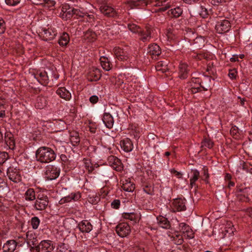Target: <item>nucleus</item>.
<instances>
[{
    "mask_svg": "<svg viewBox=\"0 0 252 252\" xmlns=\"http://www.w3.org/2000/svg\"><path fill=\"white\" fill-rule=\"evenodd\" d=\"M84 37L86 40H88L89 42H93L96 38V34L91 30H88L84 34Z\"/></svg>",
    "mask_w": 252,
    "mask_h": 252,
    "instance_id": "obj_37",
    "label": "nucleus"
},
{
    "mask_svg": "<svg viewBox=\"0 0 252 252\" xmlns=\"http://www.w3.org/2000/svg\"><path fill=\"white\" fill-rule=\"evenodd\" d=\"M46 98L43 96H38L36 98L35 106L38 109L44 108L47 104Z\"/></svg>",
    "mask_w": 252,
    "mask_h": 252,
    "instance_id": "obj_31",
    "label": "nucleus"
},
{
    "mask_svg": "<svg viewBox=\"0 0 252 252\" xmlns=\"http://www.w3.org/2000/svg\"><path fill=\"white\" fill-rule=\"evenodd\" d=\"M202 146L211 149L213 146V143L211 140L205 138L202 142Z\"/></svg>",
    "mask_w": 252,
    "mask_h": 252,
    "instance_id": "obj_43",
    "label": "nucleus"
},
{
    "mask_svg": "<svg viewBox=\"0 0 252 252\" xmlns=\"http://www.w3.org/2000/svg\"><path fill=\"white\" fill-rule=\"evenodd\" d=\"M36 158L40 162L48 163L56 158V154L50 148L41 147L36 152Z\"/></svg>",
    "mask_w": 252,
    "mask_h": 252,
    "instance_id": "obj_1",
    "label": "nucleus"
},
{
    "mask_svg": "<svg viewBox=\"0 0 252 252\" xmlns=\"http://www.w3.org/2000/svg\"><path fill=\"white\" fill-rule=\"evenodd\" d=\"M127 4L131 8L137 7L139 6V3L138 1L130 0L127 2Z\"/></svg>",
    "mask_w": 252,
    "mask_h": 252,
    "instance_id": "obj_53",
    "label": "nucleus"
},
{
    "mask_svg": "<svg viewBox=\"0 0 252 252\" xmlns=\"http://www.w3.org/2000/svg\"><path fill=\"white\" fill-rule=\"evenodd\" d=\"M211 78L208 76H205L203 79L199 82L201 87L204 91H207L210 87Z\"/></svg>",
    "mask_w": 252,
    "mask_h": 252,
    "instance_id": "obj_33",
    "label": "nucleus"
},
{
    "mask_svg": "<svg viewBox=\"0 0 252 252\" xmlns=\"http://www.w3.org/2000/svg\"><path fill=\"white\" fill-rule=\"evenodd\" d=\"M100 10L104 15L109 17H114L117 15L116 11L112 7L107 5H101Z\"/></svg>",
    "mask_w": 252,
    "mask_h": 252,
    "instance_id": "obj_14",
    "label": "nucleus"
},
{
    "mask_svg": "<svg viewBox=\"0 0 252 252\" xmlns=\"http://www.w3.org/2000/svg\"><path fill=\"white\" fill-rule=\"evenodd\" d=\"M38 245L41 252H53L55 248V243L48 240L41 241Z\"/></svg>",
    "mask_w": 252,
    "mask_h": 252,
    "instance_id": "obj_7",
    "label": "nucleus"
},
{
    "mask_svg": "<svg viewBox=\"0 0 252 252\" xmlns=\"http://www.w3.org/2000/svg\"><path fill=\"white\" fill-rule=\"evenodd\" d=\"M183 12L182 8L177 7L168 11V14L172 15L174 17L177 18L181 16Z\"/></svg>",
    "mask_w": 252,
    "mask_h": 252,
    "instance_id": "obj_38",
    "label": "nucleus"
},
{
    "mask_svg": "<svg viewBox=\"0 0 252 252\" xmlns=\"http://www.w3.org/2000/svg\"><path fill=\"white\" fill-rule=\"evenodd\" d=\"M194 44H196V46L198 48H201L204 46L205 40L202 37H199L196 38L194 40Z\"/></svg>",
    "mask_w": 252,
    "mask_h": 252,
    "instance_id": "obj_40",
    "label": "nucleus"
},
{
    "mask_svg": "<svg viewBox=\"0 0 252 252\" xmlns=\"http://www.w3.org/2000/svg\"><path fill=\"white\" fill-rule=\"evenodd\" d=\"M120 205V202L119 200H115L111 203L112 207L114 209H118Z\"/></svg>",
    "mask_w": 252,
    "mask_h": 252,
    "instance_id": "obj_55",
    "label": "nucleus"
},
{
    "mask_svg": "<svg viewBox=\"0 0 252 252\" xmlns=\"http://www.w3.org/2000/svg\"><path fill=\"white\" fill-rule=\"evenodd\" d=\"M239 168H242L244 170L251 172L252 168L251 165L248 162H245L243 161L241 162L240 163Z\"/></svg>",
    "mask_w": 252,
    "mask_h": 252,
    "instance_id": "obj_41",
    "label": "nucleus"
},
{
    "mask_svg": "<svg viewBox=\"0 0 252 252\" xmlns=\"http://www.w3.org/2000/svg\"><path fill=\"white\" fill-rule=\"evenodd\" d=\"M191 176L190 178V186L191 188L197 187L196 185L195 182L198 180L200 177L199 172L196 169L191 170Z\"/></svg>",
    "mask_w": 252,
    "mask_h": 252,
    "instance_id": "obj_21",
    "label": "nucleus"
},
{
    "mask_svg": "<svg viewBox=\"0 0 252 252\" xmlns=\"http://www.w3.org/2000/svg\"><path fill=\"white\" fill-rule=\"evenodd\" d=\"M74 15L81 16L79 14V11L77 9L71 7L67 4L63 5L60 13V16L63 19L67 20Z\"/></svg>",
    "mask_w": 252,
    "mask_h": 252,
    "instance_id": "obj_3",
    "label": "nucleus"
},
{
    "mask_svg": "<svg viewBox=\"0 0 252 252\" xmlns=\"http://www.w3.org/2000/svg\"><path fill=\"white\" fill-rule=\"evenodd\" d=\"M180 231L182 233L183 236L188 239H191L194 237V233L190 227L185 223H181L179 224Z\"/></svg>",
    "mask_w": 252,
    "mask_h": 252,
    "instance_id": "obj_9",
    "label": "nucleus"
},
{
    "mask_svg": "<svg viewBox=\"0 0 252 252\" xmlns=\"http://www.w3.org/2000/svg\"><path fill=\"white\" fill-rule=\"evenodd\" d=\"M69 41V35L66 33H63L62 35L60 36L58 43L61 46H66L67 45Z\"/></svg>",
    "mask_w": 252,
    "mask_h": 252,
    "instance_id": "obj_36",
    "label": "nucleus"
},
{
    "mask_svg": "<svg viewBox=\"0 0 252 252\" xmlns=\"http://www.w3.org/2000/svg\"><path fill=\"white\" fill-rule=\"evenodd\" d=\"M116 231L120 237L124 238L130 234L131 228L127 223L123 222L119 224L116 226Z\"/></svg>",
    "mask_w": 252,
    "mask_h": 252,
    "instance_id": "obj_5",
    "label": "nucleus"
},
{
    "mask_svg": "<svg viewBox=\"0 0 252 252\" xmlns=\"http://www.w3.org/2000/svg\"><path fill=\"white\" fill-rule=\"evenodd\" d=\"M79 230L82 232L89 233L93 229L91 223L87 220H84L78 224Z\"/></svg>",
    "mask_w": 252,
    "mask_h": 252,
    "instance_id": "obj_16",
    "label": "nucleus"
},
{
    "mask_svg": "<svg viewBox=\"0 0 252 252\" xmlns=\"http://www.w3.org/2000/svg\"><path fill=\"white\" fill-rule=\"evenodd\" d=\"M173 209L177 211H184L186 209L185 202L181 199H176L173 203Z\"/></svg>",
    "mask_w": 252,
    "mask_h": 252,
    "instance_id": "obj_19",
    "label": "nucleus"
},
{
    "mask_svg": "<svg viewBox=\"0 0 252 252\" xmlns=\"http://www.w3.org/2000/svg\"><path fill=\"white\" fill-rule=\"evenodd\" d=\"M21 0H5V3L10 6H15L20 3Z\"/></svg>",
    "mask_w": 252,
    "mask_h": 252,
    "instance_id": "obj_49",
    "label": "nucleus"
},
{
    "mask_svg": "<svg viewBox=\"0 0 252 252\" xmlns=\"http://www.w3.org/2000/svg\"><path fill=\"white\" fill-rule=\"evenodd\" d=\"M158 224L162 228L168 229L170 228L169 221L167 219L163 217H159L157 218Z\"/></svg>",
    "mask_w": 252,
    "mask_h": 252,
    "instance_id": "obj_32",
    "label": "nucleus"
},
{
    "mask_svg": "<svg viewBox=\"0 0 252 252\" xmlns=\"http://www.w3.org/2000/svg\"><path fill=\"white\" fill-rule=\"evenodd\" d=\"M122 188L126 191L132 192L135 189V185L130 181L125 180V181H123Z\"/></svg>",
    "mask_w": 252,
    "mask_h": 252,
    "instance_id": "obj_26",
    "label": "nucleus"
},
{
    "mask_svg": "<svg viewBox=\"0 0 252 252\" xmlns=\"http://www.w3.org/2000/svg\"><path fill=\"white\" fill-rule=\"evenodd\" d=\"M25 199L27 201H33L36 199L35 192L33 189H29L24 195Z\"/></svg>",
    "mask_w": 252,
    "mask_h": 252,
    "instance_id": "obj_34",
    "label": "nucleus"
},
{
    "mask_svg": "<svg viewBox=\"0 0 252 252\" xmlns=\"http://www.w3.org/2000/svg\"><path fill=\"white\" fill-rule=\"evenodd\" d=\"M40 223V220L39 219L36 217H34L32 218L31 220V224L32 225V227L33 229H37L38 227V225Z\"/></svg>",
    "mask_w": 252,
    "mask_h": 252,
    "instance_id": "obj_42",
    "label": "nucleus"
},
{
    "mask_svg": "<svg viewBox=\"0 0 252 252\" xmlns=\"http://www.w3.org/2000/svg\"><path fill=\"white\" fill-rule=\"evenodd\" d=\"M70 140L74 146L77 145L80 142L79 133L75 131L70 133Z\"/></svg>",
    "mask_w": 252,
    "mask_h": 252,
    "instance_id": "obj_35",
    "label": "nucleus"
},
{
    "mask_svg": "<svg viewBox=\"0 0 252 252\" xmlns=\"http://www.w3.org/2000/svg\"><path fill=\"white\" fill-rule=\"evenodd\" d=\"M6 187V183L2 179L0 178V192H3Z\"/></svg>",
    "mask_w": 252,
    "mask_h": 252,
    "instance_id": "obj_54",
    "label": "nucleus"
},
{
    "mask_svg": "<svg viewBox=\"0 0 252 252\" xmlns=\"http://www.w3.org/2000/svg\"><path fill=\"white\" fill-rule=\"evenodd\" d=\"M49 203L48 198L46 195L39 194L34 204V208L38 211L45 210Z\"/></svg>",
    "mask_w": 252,
    "mask_h": 252,
    "instance_id": "obj_4",
    "label": "nucleus"
},
{
    "mask_svg": "<svg viewBox=\"0 0 252 252\" xmlns=\"http://www.w3.org/2000/svg\"><path fill=\"white\" fill-rule=\"evenodd\" d=\"M84 165H85L86 169L89 172H91L93 170L94 168H93V166L92 165V164L89 159H85L84 160Z\"/></svg>",
    "mask_w": 252,
    "mask_h": 252,
    "instance_id": "obj_47",
    "label": "nucleus"
},
{
    "mask_svg": "<svg viewBox=\"0 0 252 252\" xmlns=\"http://www.w3.org/2000/svg\"><path fill=\"white\" fill-rule=\"evenodd\" d=\"M167 61H162L157 63L156 68L157 71L165 72L168 70Z\"/></svg>",
    "mask_w": 252,
    "mask_h": 252,
    "instance_id": "obj_29",
    "label": "nucleus"
},
{
    "mask_svg": "<svg viewBox=\"0 0 252 252\" xmlns=\"http://www.w3.org/2000/svg\"><path fill=\"white\" fill-rule=\"evenodd\" d=\"M8 158V155L6 152H0V164H2Z\"/></svg>",
    "mask_w": 252,
    "mask_h": 252,
    "instance_id": "obj_46",
    "label": "nucleus"
},
{
    "mask_svg": "<svg viewBox=\"0 0 252 252\" xmlns=\"http://www.w3.org/2000/svg\"><path fill=\"white\" fill-rule=\"evenodd\" d=\"M230 24L228 20H224L218 22L216 25V30L219 33H222L229 31Z\"/></svg>",
    "mask_w": 252,
    "mask_h": 252,
    "instance_id": "obj_11",
    "label": "nucleus"
},
{
    "mask_svg": "<svg viewBox=\"0 0 252 252\" xmlns=\"http://www.w3.org/2000/svg\"><path fill=\"white\" fill-rule=\"evenodd\" d=\"M191 88L190 89V92L192 94L196 93L201 91V87L199 83L198 79H192L191 82Z\"/></svg>",
    "mask_w": 252,
    "mask_h": 252,
    "instance_id": "obj_24",
    "label": "nucleus"
},
{
    "mask_svg": "<svg viewBox=\"0 0 252 252\" xmlns=\"http://www.w3.org/2000/svg\"><path fill=\"white\" fill-rule=\"evenodd\" d=\"M43 39L47 41L53 39L57 34V32L51 27L43 28L42 32H40Z\"/></svg>",
    "mask_w": 252,
    "mask_h": 252,
    "instance_id": "obj_8",
    "label": "nucleus"
},
{
    "mask_svg": "<svg viewBox=\"0 0 252 252\" xmlns=\"http://www.w3.org/2000/svg\"><path fill=\"white\" fill-rule=\"evenodd\" d=\"M81 197V195L79 193H71L67 196H65L61 200L62 203L68 202L71 201L72 200L76 201L78 200Z\"/></svg>",
    "mask_w": 252,
    "mask_h": 252,
    "instance_id": "obj_30",
    "label": "nucleus"
},
{
    "mask_svg": "<svg viewBox=\"0 0 252 252\" xmlns=\"http://www.w3.org/2000/svg\"><path fill=\"white\" fill-rule=\"evenodd\" d=\"M120 146L121 148L126 152L131 151L133 148L131 141L127 138L120 141Z\"/></svg>",
    "mask_w": 252,
    "mask_h": 252,
    "instance_id": "obj_15",
    "label": "nucleus"
},
{
    "mask_svg": "<svg viewBox=\"0 0 252 252\" xmlns=\"http://www.w3.org/2000/svg\"><path fill=\"white\" fill-rule=\"evenodd\" d=\"M5 141L10 149H13L15 146V141L13 134L10 132H6L5 135Z\"/></svg>",
    "mask_w": 252,
    "mask_h": 252,
    "instance_id": "obj_25",
    "label": "nucleus"
},
{
    "mask_svg": "<svg viewBox=\"0 0 252 252\" xmlns=\"http://www.w3.org/2000/svg\"><path fill=\"white\" fill-rule=\"evenodd\" d=\"M101 74L99 69L93 68L89 72L88 79L91 81H96L101 77Z\"/></svg>",
    "mask_w": 252,
    "mask_h": 252,
    "instance_id": "obj_17",
    "label": "nucleus"
},
{
    "mask_svg": "<svg viewBox=\"0 0 252 252\" xmlns=\"http://www.w3.org/2000/svg\"><path fill=\"white\" fill-rule=\"evenodd\" d=\"M98 98L96 95H93L90 97V101L92 103H95L98 101Z\"/></svg>",
    "mask_w": 252,
    "mask_h": 252,
    "instance_id": "obj_59",
    "label": "nucleus"
},
{
    "mask_svg": "<svg viewBox=\"0 0 252 252\" xmlns=\"http://www.w3.org/2000/svg\"><path fill=\"white\" fill-rule=\"evenodd\" d=\"M171 173L172 174H174L175 176L177 177L178 178H181L182 175V174L180 172L176 171L174 169H171Z\"/></svg>",
    "mask_w": 252,
    "mask_h": 252,
    "instance_id": "obj_56",
    "label": "nucleus"
},
{
    "mask_svg": "<svg viewBox=\"0 0 252 252\" xmlns=\"http://www.w3.org/2000/svg\"><path fill=\"white\" fill-rule=\"evenodd\" d=\"M238 196L240 197L239 199L240 200L244 201H247L248 200V197L247 196H246L245 194H244L243 196V197H242L241 194L238 193V192L237 191V197Z\"/></svg>",
    "mask_w": 252,
    "mask_h": 252,
    "instance_id": "obj_61",
    "label": "nucleus"
},
{
    "mask_svg": "<svg viewBox=\"0 0 252 252\" xmlns=\"http://www.w3.org/2000/svg\"><path fill=\"white\" fill-rule=\"evenodd\" d=\"M225 2V0H212V3L213 5H218Z\"/></svg>",
    "mask_w": 252,
    "mask_h": 252,
    "instance_id": "obj_57",
    "label": "nucleus"
},
{
    "mask_svg": "<svg viewBox=\"0 0 252 252\" xmlns=\"http://www.w3.org/2000/svg\"><path fill=\"white\" fill-rule=\"evenodd\" d=\"M108 164L117 171H120L122 167L121 162L119 158L114 156H109L108 158Z\"/></svg>",
    "mask_w": 252,
    "mask_h": 252,
    "instance_id": "obj_13",
    "label": "nucleus"
},
{
    "mask_svg": "<svg viewBox=\"0 0 252 252\" xmlns=\"http://www.w3.org/2000/svg\"><path fill=\"white\" fill-rule=\"evenodd\" d=\"M58 252H70V251L63 247H61Z\"/></svg>",
    "mask_w": 252,
    "mask_h": 252,
    "instance_id": "obj_64",
    "label": "nucleus"
},
{
    "mask_svg": "<svg viewBox=\"0 0 252 252\" xmlns=\"http://www.w3.org/2000/svg\"><path fill=\"white\" fill-rule=\"evenodd\" d=\"M113 51L116 57L120 61H126L129 58L128 53L123 49L116 47L114 48Z\"/></svg>",
    "mask_w": 252,
    "mask_h": 252,
    "instance_id": "obj_12",
    "label": "nucleus"
},
{
    "mask_svg": "<svg viewBox=\"0 0 252 252\" xmlns=\"http://www.w3.org/2000/svg\"><path fill=\"white\" fill-rule=\"evenodd\" d=\"M203 170L204 175L205 176V182L208 183V179L209 176L208 169H207L205 167H204Z\"/></svg>",
    "mask_w": 252,
    "mask_h": 252,
    "instance_id": "obj_58",
    "label": "nucleus"
},
{
    "mask_svg": "<svg viewBox=\"0 0 252 252\" xmlns=\"http://www.w3.org/2000/svg\"><path fill=\"white\" fill-rule=\"evenodd\" d=\"M102 121L107 128H111L113 127L114 125V119L110 113H104Z\"/></svg>",
    "mask_w": 252,
    "mask_h": 252,
    "instance_id": "obj_20",
    "label": "nucleus"
},
{
    "mask_svg": "<svg viewBox=\"0 0 252 252\" xmlns=\"http://www.w3.org/2000/svg\"><path fill=\"white\" fill-rule=\"evenodd\" d=\"M228 75L230 79H235L236 77V69L235 68L233 69H230Z\"/></svg>",
    "mask_w": 252,
    "mask_h": 252,
    "instance_id": "obj_52",
    "label": "nucleus"
},
{
    "mask_svg": "<svg viewBox=\"0 0 252 252\" xmlns=\"http://www.w3.org/2000/svg\"><path fill=\"white\" fill-rule=\"evenodd\" d=\"M60 174V169L54 165L48 166L45 171V178L52 180L56 179Z\"/></svg>",
    "mask_w": 252,
    "mask_h": 252,
    "instance_id": "obj_6",
    "label": "nucleus"
},
{
    "mask_svg": "<svg viewBox=\"0 0 252 252\" xmlns=\"http://www.w3.org/2000/svg\"><path fill=\"white\" fill-rule=\"evenodd\" d=\"M173 241L177 245H181L183 242V236L180 234L173 237Z\"/></svg>",
    "mask_w": 252,
    "mask_h": 252,
    "instance_id": "obj_45",
    "label": "nucleus"
},
{
    "mask_svg": "<svg viewBox=\"0 0 252 252\" xmlns=\"http://www.w3.org/2000/svg\"><path fill=\"white\" fill-rule=\"evenodd\" d=\"M17 246L16 242L14 240H9L4 244L3 251L5 252H13Z\"/></svg>",
    "mask_w": 252,
    "mask_h": 252,
    "instance_id": "obj_22",
    "label": "nucleus"
},
{
    "mask_svg": "<svg viewBox=\"0 0 252 252\" xmlns=\"http://www.w3.org/2000/svg\"><path fill=\"white\" fill-rule=\"evenodd\" d=\"M199 14L203 18H206L208 15L207 9L204 6L201 5L200 7Z\"/></svg>",
    "mask_w": 252,
    "mask_h": 252,
    "instance_id": "obj_44",
    "label": "nucleus"
},
{
    "mask_svg": "<svg viewBox=\"0 0 252 252\" xmlns=\"http://www.w3.org/2000/svg\"><path fill=\"white\" fill-rule=\"evenodd\" d=\"M7 173L9 179L13 182L18 183L21 180L19 171L16 168L11 167L8 168Z\"/></svg>",
    "mask_w": 252,
    "mask_h": 252,
    "instance_id": "obj_10",
    "label": "nucleus"
},
{
    "mask_svg": "<svg viewBox=\"0 0 252 252\" xmlns=\"http://www.w3.org/2000/svg\"><path fill=\"white\" fill-rule=\"evenodd\" d=\"M31 252H41L40 249L39 248V245L35 247H32L31 249Z\"/></svg>",
    "mask_w": 252,
    "mask_h": 252,
    "instance_id": "obj_62",
    "label": "nucleus"
},
{
    "mask_svg": "<svg viewBox=\"0 0 252 252\" xmlns=\"http://www.w3.org/2000/svg\"><path fill=\"white\" fill-rule=\"evenodd\" d=\"M124 217L126 219L135 221V215L134 213H125L124 214Z\"/></svg>",
    "mask_w": 252,
    "mask_h": 252,
    "instance_id": "obj_48",
    "label": "nucleus"
},
{
    "mask_svg": "<svg viewBox=\"0 0 252 252\" xmlns=\"http://www.w3.org/2000/svg\"><path fill=\"white\" fill-rule=\"evenodd\" d=\"M57 94L66 100H69L71 98V94L64 87L59 88L57 91Z\"/></svg>",
    "mask_w": 252,
    "mask_h": 252,
    "instance_id": "obj_23",
    "label": "nucleus"
},
{
    "mask_svg": "<svg viewBox=\"0 0 252 252\" xmlns=\"http://www.w3.org/2000/svg\"><path fill=\"white\" fill-rule=\"evenodd\" d=\"M101 65L106 71H109L112 68V64L109 60L105 57H101L100 59Z\"/></svg>",
    "mask_w": 252,
    "mask_h": 252,
    "instance_id": "obj_28",
    "label": "nucleus"
},
{
    "mask_svg": "<svg viewBox=\"0 0 252 252\" xmlns=\"http://www.w3.org/2000/svg\"><path fill=\"white\" fill-rule=\"evenodd\" d=\"M148 53L152 58L159 55L161 53L160 47L156 44H153L149 46Z\"/></svg>",
    "mask_w": 252,
    "mask_h": 252,
    "instance_id": "obj_18",
    "label": "nucleus"
},
{
    "mask_svg": "<svg viewBox=\"0 0 252 252\" xmlns=\"http://www.w3.org/2000/svg\"><path fill=\"white\" fill-rule=\"evenodd\" d=\"M34 4L36 5L44 4L48 3L50 0H31Z\"/></svg>",
    "mask_w": 252,
    "mask_h": 252,
    "instance_id": "obj_51",
    "label": "nucleus"
},
{
    "mask_svg": "<svg viewBox=\"0 0 252 252\" xmlns=\"http://www.w3.org/2000/svg\"><path fill=\"white\" fill-rule=\"evenodd\" d=\"M128 28L132 32L137 33L141 37L140 39L143 42L148 41L151 38V31L149 29H146L145 32L135 24H128Z\"/></svg>",
    "mask_w": 252,
    "mask_h": 252,
    "instance_id": "obj_2",
    "label": "nucleus"
},
{
    "mask_svg": "<svg viewBox=\"0 0 252 252\" xmlns=\"http://www.w3.org/2000/svg\"><path fill=\"white\" fill-rule=\"evenodd\" d=\"M144 191L148 194L152 195L154 193L153 185L152 184H146L143 186Z\"/></svg>",
    "mask_w": 252,
    "mask_h": 252,
    "instance_id": "obj_39",
    "label": "nucleus"
},
{
    "mask_svg": "<svg viewBox=\"0 0 252 252\" xmlns=\"http://www.w3.org/2000/svg\"><path fill=\"white\" fill-rule=\"evenodd\" d=\"M167 36L169 40L173 39L172 31L171 29L168 30L167 32Z\"/></svg>",
    "mask_w": 252,
    "mask_h": 252,
    "instance_id": "obj_60",
    "label": "nucleus"
},
{
    "mask_svg": "<svg viewBox=\"0 0 252 252\" xmlns=\"http://www.w3.org/2000/svg\"><path fill=\"white\" fill-rule=\"evenodd\" d=\"M5 29V22L2 18L0 17V34L3 33Z\"/></svg>",
    "mask_w": 252,
    "mask_h": 252,
    "instance_id": "obj_50",
    "label": "nucleus"
},
{
    "mask_svg": "<svg viewBox=\"0 0 252 252\" xmlns=\"http://www.w3.org/2000/svg\"><path fill=\"white\" fill-rule=\"evenodd\" d=\"M184 2L188 4H193L196 3L199 0H183Z\"/></svg>",
    "mask_w": 252,
    "mask_h": 252,
    "instance_id": "obj_63",
    "label": "nucleus"
},
{
    "mask_svg": "<svg viewBox=\"0 0 252 252\" xmlns=\"http://www.w3.org/2000/svg\"><path fill=\"white\" fill-rule=\"evenodd\" d=\"M188 74V65L186 63H182L179 65V77L181 79H185Z\"/></svg>",
    "mask_w": 252,
    "mask_h": 252,
    "instance_id": "obj_27",
    "label": "nucleus"
}]
</instances>
